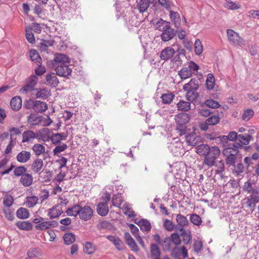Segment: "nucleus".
<instances>
[{
  "label": "nucleus",
  "mask_w": 259,
  "mask_h": 259,
  "mask_svg": "<svg viewBox=\"0 0 259 259\" xmlns=\"http://www.w3.org/2000/svg\"><path fill=\"white\" fill-rule=\"evenodd\" d=\"M169 16L171 20L174 23L175 27L179 28L181 26V17L179 13L171 10L169 11Z\"/></svg>",
  "instance_id": "obj_23"
},
{
  "label": "nucleus",
  "mask_w": 259,
  "mask_h": 259,
  "mask_svg": "<svg viewBox=\"0 0 259 259\" xmlns=\"http://www.w3.org/2000/svg\"><path fill=\"white\" fill-rule=\"evenodd\" d=\"M196 153L201 156H206L211 153V147L207 144H200L196 147Z\"/></svg>",
  "instance_id": "obj_14"
},
{
  "label": "nucleus",
  "mask_w": 259,
  "mask_h": 259,
  "mask_svg": "<svg viewBox=\"0 0 259 259\" xmlns=\"http://www.w3.org/2000/svg\"><path fill=\"white\" fill-rule=\"evenodd\" d=\"M205 104L207 106L216 109L220 106L219 103L212 99L207 100L205 101Z\"/></svg>",
  "instance_id": "obj_64"
},
{
  "label": "nucleus",
  "mask_w": 259,
  "mask_h": 259,
  "mask_svg": "<svg viewBox=\"0 0 259 259\" xmlns=\"http://www.w3.org/2000/svg\"><path fill=\"white\" fill-rule=\"evenodd\" d=\"M159 4L167 10H169L172 3L169 0H157Z\"/></svg>",
  "instance_id": "obj_62"
},
{
  "label": "nucleus",
  "mask_w": 259,
  "mask_h": 259,
  "mask_svg": "<svg viewBox=\"0 0 259 259\" xmlns=\"http://www.w3.org/2000/svg\"><path fill=\"white\" fill-rule=\"evenodd\" d=\"M48 109L47 104L42 101H36L34 107V111L38 113H42L46 111Z\"/></svg>",
  "instance_id": "obj_28"
},
{
  "label": "nucleus",
  "mask_w": 259,
  "mask_h": 259,
  "mask_svg": "<svg viewBox=\"0 0 259 259\" xmlns=\"http://www.w3.org/2000/svg\"><path fill=\"white\" fill-rule=\"evenodd\" d=\"M192 74V72H191L190 69L187 66L183 67L179 71V75L182 79H185L190 77Z\"/></svg>",
  "instance_id": "obj_41"
},
{
  "label": "nucleus",
  "mask_w": 259,
  "mask_h": 259,
  "mask_svg": "<svg viewBox=\"0 0 259 259\" xmlns=\"http://www.w3.org/2000/svg\"><path fill=\"white\" fill-rule=\"evenodd\" d=\"M220 153L221 151L218 147L215 146L211 147V153L205 156L203 164L208 167L214 165L216 159L220 156Z\"/></svg>",
  "instance_id": "obj_3"
},
{
  "label": "nucleus",
  "mask_w": 259,
  "mask_h": 259,
  "mask_svg": "<svg viewBox=\"0 0 259 259\" xmlns=\"http://www.w3.org/2000/svg\"><path fill=\"white\" fill-rule=\"evenodd\" d=\"M171 254L175 258H179L182 256L185 258L187 257L188 252L185 246H182L181 248L176 247L172 249Z\"/></svg>",
  "instance_id": "obj_11"
},
{
  "label": "nucleus",
  "mask_w": 259,
  "mask_h": 259,
  "mask_svg": "<svg viewBox=\"0 0 259 259\" xmlns=\"http://www.w3.org/2000/svg\"><path fill=\"white\" fill-rule=\"evenodd\" d=\"M62 213V209L58 206H55L48 210V215L51 219L59 217Z\"/></svg>",
  "instance_id": "obj_18"
},
{
  "label": "nucleus",
  "mask_w": 259,
  "mask_h": 259,
  "mask_svg": "<svg viewBox=\"0 0 259 259\" xmlns=\"http://www.w3.org/2000/svg\"><path fill=\"white\" fill-rule=\"evenodd\" d=\"M255 189L253 188L252 184L250 181L246 182L243 186V191L247 192V193H252Z\"/></svg>",
  "instance_id": "obj_58"
},
{
  "label": "nucleus",
  "mask_w": 259,
  "mask_h": 259,
  "mask_svg": "<svg viewBox=\"0 0 259 259\" xmlns=\"http://www.w3.org/2000/svg\"><path fill=\"white\" fill-rule=\"evenodd\" d=\"M36 132L27 130L23 132L22 134V142L23 143H29L31 140L36 139Z\"/></svg>",
  "instance_id": "obj_22"
},
{
  "label": "nucleus",
  "mask_w": 259,
  "mask_h": 259,
  "mask_svg": "<svg viewBox=\"0 0 259 259\" xmlns=\"http://www.w3.org/2000/svg\"><path fill=\"white\" fill-rule=\"evenodd\" d=\"M56 65H65L70 63L69 58L63 54H56L54 60Z\"/></svg>",
  "instance_id": "obj_15"
},
{
  "label": "nucleus",
  "mask_w": 259,
  "mask_h": 259,
  "mask_svg": "<svg viewBox=\"0 0 259 259\" xmlns=\"http://www.w3.org/2000/svg\"><path fill=\"white\" fill-rule=\"evenodd\" d=\"M56 71L58 75L66 77L71 74L72 70L66 64L57 65L56 68Z\"/></svg>",
  "instance_id": "obj_8"
},
{
  "label": "nucleus",
  "mask_w": 259,
  "mask_h": 259,
  "mask_svg": "<svg viewBox=\"0 0 259 259\" xmlns=\"http://www.w3.org/2000/svg\"><path fill=\"white\" fill-rule=\"evenodd\" d=\"M26 37L27 40L31 44L35 42V38L33 34L32 33L30 28L27 27L26 28Z\"/></svg>",
  "instance_id": "obj_59"
},
{
  "label": "nucleus",
  "mask_w": 259,
  "mask_h": 259,
  "mask_svg": "<svg viewBox=\"0 0 259 259\" xmlns=\"http://www.w3.org/2000/svg\"><path fill=\"white\" fill-rule=\"evenodd\" d=\"M35 91H36L35 96L37 98L46 99L51 95L50 90L46 88H42L39 90L36 89Z\"/></svg>",
  "instance_id": "obj_24"
},
{
  "label": "nucleus",
  "mask_w": 259,
  "mask_h": 259,
  "mask_svg": "<svg viewBox=\"0 0 259 259\" xmlns=\"http://www.w3.org/2000/svg\"><path fill=\"white\" fill-rule=\"evenodd\" d=\"M254 114V112L252 109H249L245 110L242 115V119L245 121H248Z\"/></svg>",
  "instance_id": "obj_63"
},
{
  "label": "nucleus",
  "mask_w": 259,
  "mask_h": 259,
  "mask_svg": "<svg viewBox=\"0 0 259 259\" xmlns=\"http://www.w3.org/2000/svg\"><path fill=\"white\" fill-rule=\"evenodd\" d=\"M39 198L35 196H27L25 198V203L29 208L33 207L38 203Z\"/></svg>",
  "instance_id": "obj_29"
},
{
  "label": "nucleus",
  "mask_w": 259,
  "mask_h": 259,
  "mask_svg": "<svg viewBox=\"0 0 259 259\" xmlns=\"http://www.w3.org/2000/svg\"><path fill=\"white\" fill-rule=\"evenodd\" d=\"M123 212L129 217H134L135 212L128 203H125L122 208Z\"/></svg>",
  "instance_id": "obj_49"
},
{
  "label": "nucleus",
  "mask_w": 259,
  "mask_h": 259,
  "mask_svg": "<svg viewBox=\"0 0 259 259\" xmlns=\"http://www.w3.org/2000/svg\"><path fill=\"white\" fill-rule=\"evenodd\" d=\"M171 151L176 156H181L184 151L183 143L180 141H177L172 143L170 146Z\"/></svg>",
  "instance_id": "obj_6"
},
{
  "label": "nucleus",
  "mask_w": 259,
  "mask_h": 259,
  "mask_svg": "<svg viewBox=\"0 0 259 259\" xmlns=\"http://www.w3.org/2000/svg\"><path fill=\"white\" fill-rule=\"evenodd\" d=\"M227 35L229 42L234 46L241 47L244 44L243 38L232 29L227 30Z\"/></svg>",
  "instance_id": "obj_4"
},
{
  "label": "nucleus",
  "mask_w": 259,
  "mask_h": 259,
  "mask_svg": "<svg viewBox=\"0 0 259 259\" xmlns=\"http://www.w3.org/2000/svg\"><path fill=\"white\" fill-rule=\"evenodd\" d=\"M191 103L190 101L186 102L184 100H181L177 104V107L179 111H188L190 109Z\"/></svg>",
  "instance_id": "obj_40"
},
{
  "label": "nucleus",
  "mask_w": 259,
  "mask_h": 259,
  "mask_svg": "<svg viewBox=\"0 0 259 259\" xmlns=\"http://www.w3.org/2000/svg\"><path fill=\"white\" fill-rule=\"evenodd\" d=\"M97 250V247L95 245L90 242H86L85 243L83 251L88 254H93Z\"/></svg>",
  "instance_id": "obj_36"
},
{
  "label": "nucleus",
  "mask_w": 259,
  "mask_h": 259,
  "mask_svg": "<svg viewBox=\"0 0 259 259\" xmlns=\"http://www.w3.org/2000/svg\"><path fill=\"white\" fill-rule=\"evenodd\" d=\"M194 50L196 55H200L203 51V46L199 39H196L194 43Z\"/></svg>",
  "instance_id": "obj_54"
},
{
  "label": "nucleus",
  "mask_w": 259,
  "mask_h": 259,
  "mask_svg": "<svg viewBox=\"0 0 259 259\" xmlns=\"http://www.w3.org/2000/svg\"><path fill=\"white\" fill-rule=\"evenodd\" d=\"M43 161L40 158H37L34 160L31 165V169L35 172H38L42 168L43 166Z\"/></svg>",
  "instance_id": "obj_31"
},
{
  "label": "nucleus",
  "mask_w": 259,
  "mask_h": 259,
  "mask_svg": "<svg viewBox=\"0 0 259 259\" xmlns=\"http://www.w3.org/2000/svg\"><path fill=\"white\" fill-rule=\"evenodd\" d=\"M97 211L100 215L106 216L109 212L107 202H102L99 203L97 205Z\"/></svg>",
  "instance_id": "obj_19"
},
{
  "label": "nucleus",
  "mask_w": 259,
  "mask_h": 259,
  "mask_svg": "<svg viewBox=\"0 0 259 259\" xmlns=\"http://www.w3.org/2000/svg\"><path fill=\"white\" fill-rule=\"evenodd\" d=\"M252 140V137L249 134L245 135H238L237 140L239 141V143L242 145H247L249 144L250 141Z\"/></svg>",
  "instance_id": "obj_34"
},
{
  "label": "nucleus",
  "mask_w": 259,
  "mask_h": 259,
  "mask_svg": "<svg viewBox=\"0 0 259 259\" xmlns=\"http://www.w3.org/2000/svg\"><path fill=\"white\" fill-rule=\"evenodd\" d=\"M106 237L115 245L117 250H122L124 249L125 247V245L118 237L113 235H108Z\"/></svg>",
  "instance_id": "obj_9"
},
{
  "label": "nucleus",
  "mask_w": 259,
  "mask_h": 259,
  "mask_svg": "<svg viewBox=\"0 0 259 259\" xmlns=\"http://www.w3.org/2000/svg\"><path fill=\"white\" fill-rule=\"evenodd\" d=\"M185 141L188 145L194 146L201 143L202 138L194 133H192L186 136Z\"/></svg>",
  "instance_id": "obj_5"
},
{
  "label": "nucleus",
  "mask_w": 259,
  "mask_h": 259,
  "mask_svg": "<svg viewBox=\"0 0 259 259\" xmlns=\"http://www.w3.org/2000/svg\"><path fill=\"white\" fill-rule=\"evenodd\" d=\"M198 88V84L196 83V80L193 79H191L189 82L185 84L183 86V90L184 91H196Z\"/></svg>",
  "instance_id": "obj_43"
},
{
  "label": "nucleus",
  "mask_w": 259,
  "mask_h": 259,
  "mask_svg": "<svg viewBox=\"0 0 259 259\" xmlns=\"http://www.w3.org/2000/svg\"><path fill=\"white\" fill-rule=\"evenodd\" d=\"M46 81L47 84L52 88H55L59 84V80L54 73H50L46 75Z\"/></svg>",
  "instance_id": "obj_21"
},
{
  "label": "nucleus",
  "mask_w": 259,
  "mask_h": 259,
  "mask_svg": "<svg viewBox=\"0 0 259 259\" xmlns=\"http://www.w3.org/2000/svg\"><path fill=\"white\" fill-rule=\"evenodd\" d=\"M51 134L52 132L50 129L44 128L36 132V139L44 142H49L50 141Z\"/></svg>",
  "instance_id": "obj_7"
},
{
  "label": "nucleus",
  "mask_w": 259,
  "mask_h": 259,
  "mask_svg": "<svg viewBox=\"0 0 259 259\" xmlns=\"http://www.w3.org/2000/svg\"><path fill=\"white\" fill-rule=\"evenodd\" d=\"M11 108L15 111H18L22 107V100L20 97H15L10 102Z\"/></svg>",
  "instance_id": "obj_26"
},
{
  "label": "nucleus",
  "mask_w": 259,
  "mask_h": 259,
  "mask_svg": "<svg viewBox=\"0 0 259 259\" xmlns=\"http://www.w3.org/2000/svg\"><path fill=\"white\" fill-rule=\"evenodd\" d=\"M16 215L20 219H26L29 218V212L27 209L20 207L17 210Z\"/></svg>",
  "instance_id": "obj_42"
},
{
  "label": "nucleus",
  "mask_w": 259,
  "mask_h": 259,
  "mask_svg": "<svg viewBox=\"0 0 259 259\" xmlns=\"http://www.w3.org/2000/svg\"><path fill=\"white\" fill-rule=\"evenodd\" d=\"M240 148H242V145L239 143H230L224 149L223 154L226 157L227 165H233L235 163L239 153L238 149Z\"/></svg>",
  "instance_id": "obj_2"
},
{
  "label": "nucleus",
  "mask_w": 259,
  "mask_h": 259,
  "mask_svg": "<svg viewBox=\"0 0 259 259\" xmlns=\"http://www.w3.org/2000/svg\"><path fill=\"white\" fill-rule=\"evenodd\" d=\"M63 239L64 242L67 245L72 244L75 240V235L71 233H66L64 236Z\"/></svg>",
  "instance_id": "obj_50"
},
{
  "label": "nucleus",
  "mask_w": 259,
  "mask_h": 259,
  "mask_svg": "<svg viewBox=\"0 0 259 259\" xmlns=\"http://www.w3.org/2000/svg\"><path fill=\"white\" fill-rule=\"evenodd\" d=\"M58 225V223L55 221H42L39 224L35 226V229L37 230H45L50 228H54Z\"/></svg>",
  "instance_id": "obj_10"
},
{
  "label": "nucleus",
  "mask_w": 259,
  "mask_h": 259,
  "mask_svg": "<svg viewBox=\"0 0 259 259\" xmlns=\"http://www.w3.org/2000/svg\"><path fill=\"white\" fill-rule=\"evenodd\" d=\"M122 201V196L120 194H115L112 198V205L117 207H120Z\"/></svg>",
  "instance_id": "obj_48"
},
{
  "label": "nucleus",
  "mask_w": 259,
  "mask_h": 259,
  "mask_svg": "<svg viewBox=\"0 0 259 259\" xmlns=\"http://www.w3.org/2000/svg\"><path fill=\"white\" fill-rule=\"evenodd\" d=\"M32 150L36 156H39L44 154L46 152L45 147L40 144H35L32 147Z\"/></svg>",
  "instance_id": "obj_35"
},
{
  "label": "nucleus",
  "mask_w": 259,
  "mask_h": 259,
  "mask_svg": "<svg viewBox=\"0 0 259 259\" xmlns=\"http://www.w3.org/2000/svg\"><path fill=\"white\" fill-rule=\"evenodd\" d=\"M37 81V77L35 75H32L27 79L26 84L35 90L36 89H35V87L36 85Z\"/></svg>",
  "instance_id": "obj_53"
},
{
  "label": "nucleus",
  "mask_w": 259,
  "mask_h": 259,
  "mask_svg": "<svg viewBox=\"0 0 259 259\" xmlns=\"http://www.w3.org/2000/svg\"><path fill=\"white\" fill-rule=\"evenodd\" d=\"M66 212L69 216L77 217L78 215L80 219L88 221L92 218L94 211L88 205L82 206L80 205L76 204L68 208Z\"/></svg>",
  "instance_id": "obj_1"
},
{
  "label": "nucleus",
  "mask_w": 259,
  "mask_h": 259,
  "mask_svg": "<svg viewBox=\"0 0 259 259\" xmlns=\"http://www.w3.org/2000/svg\"><path fill=\"white\" fill-rule=\"evenodd\" d=\"M209 139L211 140L214 139L217 143L221 144L223 147H227L229 145V144H228L229 139L227 136H222L215 138L209 137Z\"/></svg>",
  "instance_id": "obj_46"
},
{
  "label": "nucleus",
  "mask_w": 259,
  "mask_h": 259,
  "mask_svg": "<svg viewBox=\"0 0 259 259\" xmlns=\"http://www.w3.org/2000/svg\"><path fill=\"white\" fill-rule=\"evenodd\" d=\"M225 7L229 9L235 10H238L240 8V6L231 1H227L225 4Z\"/></svg>",
  "instance_id": "obj_60"
},
{
  "label": "nucleus",
  "mask_w": 259,
  "mask_h": 259,
  "mask_svg": "<svg viewBox=\"0 0 259 259\" xmlns=\"http://www.w3.org/2000/svg\"><path fill=\"white\" fill-rule=\"evenodd\" d=\"M215 85V78L212 73H208L206 79V87L208 90H212Z\"/></svg>",
  "instance_id": "obj_33"
},
{
  "label": "nucleus",
  "mask_w": 259,
  "mask_h": 259,
  "mask_svg": "<svg viewBox=\"0 0 259 259\" xmlns=\"http://www.w3.org/2000/svg\"><path fill=\"white\" fill-rule=\"evenodd\" d=\"M155 28L160 31H163L170 25L169 22L160 19L154 23Z\"/></svg>",
  "instance_id": "obj_27"
},
{
  "label": "nucleus",
  "mask_w": 259,
  "mask_h": 259,
  "mask_svg": "<svg viewBox=\"0 0 259 259\" xmlns=\"http://www.w3.org/2000/svg\"><path fill=\"white\" fill-rule=\"evenodd\" d=\"M190 220L192 224L196 226H199L202 223L201 217L196 214H191L190 217Z\"/></svg>",
  "instance_id": "obj_55"
},
{
  "label": "nucleus",
  "mask_w": 259,
  "mask_h": 259,
  "mask_svg": "<svg viewBox=\"0 0 259 259\" xmlns=\"http://www.w3.org/2000/svg\"><path fill=\"white\" fill-rule=\"evenodd\" d=\"M242 203L244 207L252 212L255 210L256 204L257 203L247 196L242 200Z\"/></svg>",
  "instance_id": "obj_17"
},
{
  "label": "nucleus",
  "mask_w": 259,
  "mask_h": 259,
  "mask_svg": "<svg viewBox=\"0 0 259 259\" xmlns=\"http://www.w3.org/2000/svg\"><path fill=\"white\" fill-rule=\"evenodd\" d=\"M206 123L210 125H215L220 121V117L218 114L213 115L208 118L206 120Z\"/></svg>",
  "instance_id": "obj_56"
},
{
  "label": "nucleus",
  "mask_w": 259,
  "mask_h": 259,
  "mask_svg": "<svg viewBox=\"0 0 259 259\" xmlns=\"http://www.w3.org/2000/svg\"><path fill=\"white\" fill-rule=\"evenodd\" d=\"M176 221L180 226V231H182L184 228L188 225V221L187 218L181 214H178L176 216Z\"/></svg>",
  "instance_id": "obj_25"
},
{
  "label": "nucleus",
  "mask_w": 259,
  "mask_h": 259,
  "mask_svg": "<svg viewBox=\"0 0 259 259\" xmlns=\"http://www.w3.org/2000/svg\"><path fill=\"white\" fill-rule=\"evenodd\" d=\"M33 182V178L31 175L25 174L22 176L20 179V182L25 187L29 186Z\"/></svg>",
  "instance_id": "obj_32"
},
{
  "label": "nucleus",
  "mask_w": 259,
  "mask_h": 259,
  "mask_svg": "<svg viewBox=\"0 0 259 259\" xmlns=\"http://www.w3.org/2000/svg\"><path fill=\"white\" fill-rule=\"evenodd\" d=\"M29 56L30 58V59L32 62H34L35 63H39V64H41V57L39 56L38 52L35 50H31L29 51Z\"/></svg>",
  "instance_id": "obj_44"
},
{
  "label": "nucleus",
  "mask_w": 259,
  "mask_h": 259,
  "mask_svg": "<svg viewBox=\"0 0 259 259\" xmlns=\"http://www.w3.org/2000/svg\"><path fill=\"white\" fill-rule=\"evenodd\" d=\"M27 254L29 258L38 257L41 255L39 248H30L27 251Z\"/></svg>",
  "instance_id": "obj_51"
},
{
  "label": "nucleus",
  "mask_w": 259,
  "mask_h": 259,
  "mask_svg": "<svg viewBox=\"0 0 259 259\" xmlns=\"http://www.w3.org/2000/svg\"><path fill=\"white\" fill-rule=\"evenodd\" d=\"M182 232V238L185 244H189L192 239L191 234L189 231H185L184 230Z\"/></svg>",
  "instance_id": "obj_57"
},
{
  "label": "nucleus",
  "mask_w": 259,
  "mask_h": 259,
  "mask_svg": "<svg viewBox=\"0 0 259 259\" xmlns=\"http://www.w3.org/2000/svg\"><path fill=\"white\" fill-rule=\"evenodd\" d=\"M30 157L31 153L30 152L22 151L17 155L16 158L19 162L26 163L30 160Z\"/></svg>",
  "instance_id": "obj_20"
},
{
  "label": "nucleus",
  "mask_w": 259,
  "mask_h": 259,
  "mask_svg": "<svg viewBox=\"0 0 259 259\" xmlns=\"http://www.w3.org/2000/svg\"><path fill=\"white\" fill-rule=\"evenodd\" d=\"M8 160L6 158L3 159L0 162V172L2 175H4L5 174H9L12 169L13 168V165H12L10 168H8L6 170H2L4 169L5 166L7 165Z\"/></svg>",
  "instance_id": "obj_45"
},
{
  "label": "nucleus",
  "mask_w": 259,
  "mask_h": 259,
  "mask_svg": "<svg viewBox=\"0 0 259 259\" xmlns=\"http://www.w3.org/2000/svg\"><path fill=\"white\" fill-rule=\"evenodd\" d=\"M186 97L189 101H193L197 99L199 96L198 93L196 91L188 90L186 91Z\"/></svg>",
  "instance_id": "obj_47"
},
{
  "label": "nucleus",
  "mask_w": 259,
  "mask_h": 259,
  "mask_svg": "<svg viewBox=\"0 0 259 259\" xmlns=\"http://www.w3.org/2000/svg\"><path fill=\"white\" fill-rule=\"evenodd\" d=\"M135 223L140 226L141 230L143 231H149L151 228L150 223L147 220L142 219L138 222H136Z\"/></svg>",
  "instance_id": "obj_38"
},
{
  "label": "nucleus",
  "mask_w": 259,
  "mask_h": 259,
  "mask_svg": "<svg viewBox=\"0 0 259 259\" xmlns=\"http://www.w3.org/2000/svg\"><path fill=\"white\" fill-rule=\"evenodd\" d=\"M138 9L140 12L143 13L145 12L149 6L150 0H138Z\"/></svg>",
  "instance_id": "obj_37"
},
{
  "label": "nucleus",
  "mask_w": 259,
  "mask_h": 259,
  "mask_svg": "<svg viewBox=\"0 0 259 259\" xmlns=\"http://www.w3.org/2000/svg\"><path fill=\"white\" fill-rule=\"evenodd\" d=\"M55 41L52 39L48 40H43L42 42L40 44L39 48L41 51H46L49 47H51L54 45Z\"/></svg>",
  "instance_id": "obj_52"
},
{
  "label": "nucleus",
  "mask_w": 259,
  "mask_h": 259,
  "mask_svg": "<svg viewBox=\"0 0 259 259\" xmlns=\"http://www.w3.org/2000/svg\"><path fill=\"white\" fill-rule=\"evenodd\" d=\"M27 171V169L24 166H20L16 167L14 169V173L16 176L19 177L21 176L24 174Z\"/></svg>",
  "instance_id": "obj_61"
},
{
  "label": "nucleus",
  "mask_w": 259,
  "mask_h": 259,
  "mask_svg": "<svg viewBox=\"0 0 259 259\" xmlns=\"http://www.w3.org/2000/svg\"><path fill=\"white\" fill-rule=\"evenodd\" d=\"M41 116L31 114L28 116L27 121L30 125H37L41 122Z\"/></svg>",
  "instance_id": "obj_30"
},
{
  "label": "nucleus",
  "mask_w": 259,
  "mask_h": 259,
  "mask_svg": "<svg viewBox=\"0 0 259 259\" xmlns=\"http://www.w3.org/2000/svg\"><path fill=\"white\" fill-rule=\"evenodd\" d=\"M175 53V50L171 47H168L161 51L160 57L163 60H168L174 55Z\"/></svg>",
  "instance_id": "obj_16"
},
{
  "label": "nucleus",
  "mask_w": 259,
  "mask_h": 259,
  "mask_svg": "<svg viewBox=\"0 0 259 259\" xmlns=\"http://www.w3.org/2000/svg\"><path fill=\"white\" fill-rule=\"evenodd\" d=\"M189 116L186 113H180L176 117V122L181 127L185 125L189 121Z\"/></svg>",
  "instance_id": "obj_13"
},
{
  "label": "nucleus",
  "mask_w": 259,
  "mask_h": 259,
  "mask_svg": "<svg viewBox=\"0 0 259 259\" xmlns=\"http://www.w3.org/2000/svg\"><path fill=\"white\" fill-rule=\"evenodd\" d=\"M176 34L175 30L169 25L167 29H165L161 35V39L164 41L171 39Z\"/></svg>",
  "instance_id": "obj_12"
},
{
  "label": "nucleus",
  "mask_w": 259,
  "mask_h": 259,
  "mask_svg": "<svg viewBox=\"0 0 259 259\" xmlns=\"http://www.w3.org/2000/svg\"><path fill=\"white\" fill-rule=\"evenodd\" d=\"M17 227L20 230L29 231L32 229V224L28 221H18L16 223Z\"/></svg>",
  "instance_id": "obj_39"
}]
</instances>
